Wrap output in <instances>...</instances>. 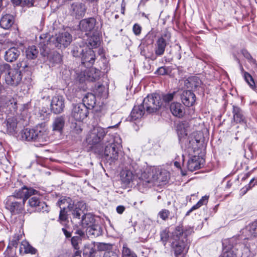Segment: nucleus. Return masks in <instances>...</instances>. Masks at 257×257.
Masks as SVG:
<instances>
[{"label":"nucleus","instance_id":"3","mask_svg":"<svg viewBox=\"0 0 257 257\" xmlns=\"http://www.w3.org/2000/svg\"><path fill=\"white\" fill-rule=\"evenodd\" d=\"M193 232L191 227L186 229L183 228L182 226H177L172 232V235L169 237V231L164 230L161 232V240L165 245L167 241H169L174 250L176 256L184 254L186 253L189 248V242L187 237Z\"/></svg>","mask_w":257,"mask_h":257},{"label":"nucleus","instance_id":"18","mask_svg":"<svg viewBox=\"0 0 257 257\" xmlns=\"http://www.w3.org/2000/svg\"><path fill=\"white\" fill-rule=\"evenodd\" d=\"M36 134V140L40 143H44L47 141L48 135L47 127L44 123L38 125L35 128Z\"/></svg>","mask_w":257,"mask_h":257},{"label":"nucleus","instance_id":"21","mask_svg":"<svg viewBox=\"0 0 257 257\" xmlns=\"http://www.w3.org/2000/svg\"><path fill=\"white\" fill-rule=\"evenodd\" d=\"M95 20L93 18L85 19L81 20L79 23V28L81 31L87 32L93 29L95 25Z\"/></svg>","mask_w":257,"mask_h":257},{"label":"nucleus","instance_id":"37","mask_svg":"<svg viewBox=\"0 0 257 257\" xmlns=\"http://www.w3.org/2000/svg\"><path fill=\"white\" fill-rule=\"evenodd\" d=\"M17 122L15 118H9L7 119V123L8 131L11 134L15 132L17 128Z\"/></svg>","mask_w":257,"mask_h":257},{"label":"nucleus","instance_id":"31","mask_svg":"<svg viewBox=\"0 0 257 257\" xmlns=\"http://www.w3.org/2000/svg\"><path fill=\"white\" fill-rule=\"evenodd\" d=\"M14 24V17L10 14H6L1 18L0 25L4 29H9Z\"/></svg>","mask_w":257,"mask_h":257},{"label":"nucleus","instance_id":"36","mask_svg":"<svg viewBox=\"0 0 257 257\" xmlns=\"http://www.w3.org/2000/svg\"><path fill=\"white\" fill-rule=\"evenodd\" d=\"M102 232V231L101 227L98 225H92L87 228L88 234L94 237L101 235Z\"/></svg>","mask_w":257,"mask_h":257},{"label":"nucleus","instance_id":"9","mask_svg":"<svg viewBox=\"0 0 257 257\" xmlns=\"http://www.w3.org/2000/svg\"><path fill=\"white\" fill-rule=\"evenodd\" d=\"M142 106L148 113H152L157 110L162 105L160 96L157 94L148 95L144 99Z\"/></svg>","mask_w":257,"mask_h":257},{"label":"nucleus","instance_id":"40","mask_svg":"<svg viewBox=\"0 0 257 257\" xmlns=\"http://www.w3.org/2000/svg\"><path fill=\"white\" fill-rule=\"evenodd\" d=\"M80 204H81V203H78L71 210L69 211H71L73 218L79 219H80V216L81 215H82L83 214L82 210L79 208Z\"/></svg>","mask_w":257,"mask_h":257},{"label":"nucleus","instance_id":"43","mask_svg":"<svg viewBox=\"0 0 257 257\" xmlns=\"http://www.w3.org/2000/svg\"><path fill=\"white\" fill-rule=\"evenodd\" d=\"M122 254V257H137L136 253L127 247L126 244L123 245Z\"/></svg>","mask_w":257,"mask_h":257},{"label":"nucleus","instance_id":"35","mask_svg":"<svg viewBox=\"0 0 257 257\" xmlns=\"http://www.w3.org/2000/svg\"><path fill=\"white\" fill-rule=\"evenodd\" d=\"M96 251L95 242H91L85 245L83 249V254L87 255L88 257H92L94 255Z\"/></svg>","mask_w":257,"mask_h":257},{"label":"nucleus","instance_id":"27","mask_svg":"<svg viewBox=\"0 0 257 257\" xmlns=\"http://www.w3.org/2000/svg\"><path fill=\"white\" fill-rule=\"evenodd\" d=\"M20 54V51L15 47L8 50L5 55V59L7 62H12L18 58Z\"/></svg>","mask_w":257,"mask_h":257},{"label":"nucleus","instance_id":"50","mask_svg":"<svg viewBox=\"0 0 257 257\" xmlns=\"http://www.w3.org/2000/svg\"><path fill=\"white\" fill-rule=\"evenodd\" d=\"M96 249L99 251H103L107 249L109 245L104 243L95 242Z\"/></svg>","mask_w":257,"mask_h":257},{"label":"nucleus","instance_id":"46","mask_svg":"<svg viewBox=\"0 0 257 257\" xmlns=\"http://www.w3.org/2000/svg\"><path fill=\"white\" fill-rule=\"evenodd\" d=\"M243 77L245 81L247 83L249 86L251 88H253L255 85V83L251 75L247 72H244L243 74Z\"/></svg>","mask_w":257,"mask_h":257},{"label":"nucleus","instance_id":"8","mask_svg":"<svg viewBox=\"0 0 257 257\" xmlns=\"http://www.w3.org/2000/svg\"><path fill=\"white\" fill-rule=\"evenodd\" d=\"M17 103L15 99L11 96L0 97V115L4 113L14 114L17 110Z\"/></svg>","mask_w":257,"mask_h":257},{"label":"nucleus","instance_id":"10","mask_svg":"<svg viewBox=\"0 0 257 257\" xmlns=\"http://www.w3.org/2000/svg\"><path fill=\"white\" fill-rule=\"evenodd\" d=\"M25 202L16 199L14 197H8L6 200V208L13 214L22 213L25 210Z\"/></svg>","mask_w":257,"mask_h":257},{"label":"nucleus","instance_id":"32","mask_svg":"<svg viewBox=\"0 0 257 257\" xmlns=\"http://www.w3.org/2000/svg\"><path fill=\"white\" fill-rule=\"evenodd\" d=\"M96 103V98L95 95L91 93H87L83 98L82 104L87 106L88 108H92L94 107Z\"/></svg>","mask_w":257,"mask_h":257},{"label":"nucleus","instance_id":"29","mask_svg":"<svg viewBox=\"0 0 257 257\" xmlns=\"http://www.w3.org/2000/svg\"><path fill=\"white\" fill-rule=\"evenodd\" d=\"M233 118L236 123L245 122V117L244 116L242 110L237 106H233Z\"/></svg>","mask_w":257,"mask_h":257},{"label":"nucleus","instance_id":"34","mask_svg":"<svg viewBox=\"0 0 257 257\" xmlns=\"http://www.w3.org/2000/svg\"><path fill=\"white\" fill-rule=\"evenodd\" d=\"M100 43V39L98 34H93L88 38L86 42L88 47L95 48L98 47Z\"/></svg>","mask_w":257,"mask_h":257},{"label":"nucleus","instance_id":"13","mask_svg":"<svg viewBox=\"0 0 257 257\" xmlns=\"http://www.w3.org/2000/svg\"><path fill=\"white\" fill-rule=\"evenodd\" d=\"M72 39V36L68 32H62L56 34L53 41L56 47L65 48L69 45Z\"/></svg>","mask_w":257,"mask_h":257},{"label":"nucleus","instance_id":"23","mask_svg":"<svg viewBox=\"0 0 257 257\" xmlns=\"http://www.w3.org/2000/svg\"><path fill=\"white\" fill-rule=\"evenodd\" d=\"M172 114L178 117H182L185 113L184 107L179 102L172 103L170 106Z\"/></svg>","mask_w":257,"mask_h":257},{"label":"nucleus","instance_id":"24","mask_svg":"<svg viewBox=\"0 0 257 257\" xmlns=\"http://www.w3.org/2000/svg\"><path fill=\"white\" fill-rule=\"evenodd\" d=\"M195 97V95L189 90L184 91L181 95L182 102L185 106L188 107L194 103Z\"/></svg>","mask_w":257,"mask_h":257},{"label":"nucleus","instance_id":"53","mask_svg":"<svg viewBox=\"0 0 257 257\" xmlns=\"http://www.w3.org/2000/svg\"><path fill=\"white\" fill-rule=\"evenodd\" d=\"M37 0H23V7H31L35 6V3Z\"/></svg>","mask_w":257,"mask_h":257},{"label":"nucleus","instance_id":"14","mask_svg":"<svg viewBox=\"0 0 257 257\" xmlns=\"http://www.w3.org/2000/svg\"><path fill=\"white\" fill-rule=\"evenodd\" d=\"M28 199V205L30 207L35 208L37 211L43 213H48L49 212L50 207L45 202H41L39 197L33 196L30 197Z\"/></svg>","mask_w":257,"mask_h":257},{"label":"nucleus","instance_id":"28","mask_svg":"<svg viewBox=\"0 0 257 257\" xmlns=\"http://www.w3.org/2000/svg\"><path fill=\"white\" fill-rule=\"evenodd\" d=\"M72 15L79 18L84 16L85 12V6L82 3H75L71 6Z\"/></svg>","mask_w":257,"mask_h":257},{"label":"nucleus","instance_id":"15","mask_svg":"<svg viewBox=\"0 0 257 257\" xmlns=\"http://www.w3.org/2000/svg\"><path fill=\"white\" fill-rule=\"evenodd\" d=\"M100 72L94 68L91 67L85 70L83 74L79 76V80L83 82L85 81L93 82L99 78Z\"/></svg>","mask_w":257,"mask_h":257},{"label":"nucleus","instance_id":"48","mask_svg":"<svg viewBox=\"0 0 257 257\" xmlns=\"http://www.w3.org/2000/svg\"><path fill=\"white\" fill-rule=\"evenodd\" d=\"M81 242V238L80 236H75L71 238V244L75 249H79V244Z\"/></svg>","mask_w":257,"mask_h":257},{"label":"nucleus","instance_id":"55","mask_svg":"<svg viewBox=\"0 0 257 257\" xmlns=\"http://www.w3.org/2000/svg\"><path fill=\"white\" fill-rule=\"evenodd\" d=\"M103 257H118V256L116 252L113 251H109L104 253Z\"/></svg>","mask_w":257,"mask_h":257},{"label":"nucleus","instance_id":"47","mask_svg":"<svg viewBox=\"0 0 257 257\" xmlns=\"http://www.w3.org/2000/svg\"><path fill=\"white\" fill-rule=\"evenodd\" d=\"M84 52V49L81 46H75L73 48V50H72V53L73 56L75 57H80L81 58Z\"/></svg>","mask_w":257,"mask_h":257},{"label":"nucleus","instance_id":"26","mask_svg":"<svg viewBox=\"0 0 257 257\" xmlns=\"http://www.w3.org/2000/svg\"><path fill=\"white\" fill-rule=\"evenodd\" d=\"M21 138L24 141H37L35 128L24 129L21 132Z\"/></svg>","mask_w":257,"mask_h":257},{"label":"nucleus","instance_id":"49","mask_svg":"<svg viewBox=\"0 0 257 257\" xmlns=\"http://www.w3.org/2000/svg\"><path fill=\"white\" fill-rule=\"evenodd\" d=\"M170 212L167 209H162L159 212V216L163 220H166L168 219L170 215Z\"/></svg>","mask_w":257,"mask_h":257},{"label":"nucleus","instance_id":"33","mask_svg":"<svg viewBox=\"0 0 257 257\" xmlns=\"http://www.w3.org/2000/svg\"><path fill=\"white\" fill-rule=\"evenodd\" d=\"M20 251L21 253L35 254L37 250L32 246L26 240L22 241L20 246Z\"/></svg>","mask_w":257,"mask_h":257},{"label":"nucleus","instance_id":"45","mask_svg":"<svg viewBox=\"0 0 257 257\" xmlns=\"http://www.w3.org/2000/svg\"><path fill=\"white\" fill-rule=\"evenodd\" d=\"M95 93L100 96H105L106 89L105 86L99 84L96 85L95 87Z\"/></svg>","mask_w":257,"mask_h":257},{"label":"nucleus","instance_id":"17","mask_svg":"<svg viewBox=\"0 0 257 257\" xmlns=\"http://www.w3.org/2000/svg\"><path fill=\"white\" fill-rule=\"evenodd\" d=\"M81 57V63L85 67H90L94 63L95 55L94 52L91 48H86Z\"/></svg>","mask_w":257,"mask_h":257},{"label":"nucleus","instance_id":"60","mask_svg":"<svg viewBox=\"0 0 257 257\" xmlns=\"http://www.w3.org/2000/svg\"><path fill=\"white\" fill-rule=\"evenodd\" d=\"M62 230L67 238L70 237L71 236V233L69 231H67L65 228H63Z\"/></svg>","mask_w":257,"mask_h":257},{"label":"nucleus","instance_id":"52","mask_svg":"<svg viewBox=\"0 0 257 257\" xmlns=\"http://www.w3.org/2000/svg\"><path fill=\"white\" fill-rule=\"evenodd\" d=\"M174 94L175 92L164 94L162 97L163 99L165 102H169L173 100Z\"/></svg>","mask_w":257,"mask_h":257},{"label":"nucleus","instance_id":"41","mask_svg":"<svg viewBox=\"0 0 257 257\" xmlns=\"http://www.w3.org/2000/svg\"><path fill=\"white\" fill-rule=\"evenodd\" d=\"M94 217L90 213L85 214L82 215L80 222L83 224L89 225L94 221Z\"/></svg>","mask_w":257,"mask_h":257},{"label":"nucleus","instance_id":"16","mask_svg":"<svg viewBox=\"0 0 257 257\" xmlns=\"http://www.w3.org/2000/svg\"><path fill=\"white\" fill-rule=\"evenodd\" d=\"M65 107V98L62 95L53 97L51 102L52 111L56 114L61 113Z\"/></svg>","mask_w":257,"mask_h":257},{"label":"nucleus","instance_id":"58","mask_svg":"<svg viewBox=\"0 0 257 257\" xmlns=\"http://www.w3.org/2000/svg\"><path fill=\"white\" fill-rule=\"evenodd\" d=\"M125 207L123 206L120 205L116 207V211L119 214H122L124 211Z\"/></svg>","mask_w":257,"mask_h":257},{"label":"nucleus","instance_id":"51","mask_svg":"<svg viewBox=\"0 0 257 257\" xmlns=\"http://www.w3.org/2000/svg\"><path fill=\"white\" fill-rule=\"evenodd\" d=\"M68 210L61 209L59 214V220L61 221H66L68 219L67 212Z\"/></svg>","mask_w":257,"mask_h":257},{"label":"nucleus","instance_id":"38","mask_svg":"<svg viewBox=\"0 0 257 257\" xmlns=\"http://www.w3.org/2000/svg\"><path fill=\"white\" fill-rule=\"evenodd\" d=\"M208 197L205 196L202 197V198L194 205H193L186 213V216L190 215V213L193 211L199 208L203 204H206L207 202Z\"/></svg>","mask_w":257,"mask_h":257},{"label":"nucleus","instance_id":"19","mask_svg":"<svg viewBox=\"0 0 257 257\" xmlns=\"http://www.w3.org/2000/svg\"><path fill=\"white\" fill-rule=\"evenodd\" d=\"M166 37V35H165ZM169 40L164 38V36L159 37L155 44V53L157 56H161L164 54L166 47Z\"/></svg>","mask_w":257,"mask_h":257},{"label":"nucleus","instance_id":"2","mask_svg":"<svg viewBox=\"0 0 257 257\" xmlns=\"http://www.w3.org/2000/svg\"><path fill=\"white\" fill-rule=\"evenodd\" d=\"M158 178L156 168H149L143 171L135 162H133L125 167L120 172L121 180L126 185L136 181L140 185L149 187L151 186Z\"/></svg>","mask_w":257,"mask_h":257},{"label":"nucleus","instance_id":"7","mask_svg":"<svg viewBox=\"0 0 257 257\" xmlns=\"http://www.w3.org/2000/svg\"><path fill=\"white\" fill-rule=\"evenodd\" d=\"M235 238H232L228 240V245L224 247L221 257H237V254L238 253L237 250L239 249L242 250L243 248L242 251L244 252H249L247 246L242 243H235Z\"/></svg>","mask_w":257,"mask_h":257},{"label":"nucleus","instance_id":"61","mask_svg":"<svg viewBox=\"0 0 257 257\" xmlns=\"http://www.w3.org/2000/svg\"><path fill=\"white\" fill-rule=\"evenodd\" d=\"M250 189L248 188L247 187L245 186V187L242 188L240 190V193L242 195H244L248 190H249Z\"/></svg>","mask_w":257,"mask_h":257},{"label":"nucleus","instance_id":"54","mask_svg":"<svg viewBox=\"0 0 257 257\" xmlns=\"http://www.w3.org/2000/svg\"><path fill=\"white\" fill-rule=\"evenodd\" d=\"M133 31L134 33L136 36H139L141 34V33L142 27L138 24H135L133 26Z\"/></svg>","mask_w":257,"mask_h":257},{"label":"nucleus","instance_id":"20","mask_svg":"<svg viewBox=\"0 0 257 257\" xmlns=\"http://www.w3.org/2000/svg\"><path fill=\"white\" fill-rule=\"evenodd\" d=\"M241 231L247 238L257 237V220L246 226Z\"/></svg>","mask_w":257,"mask_h":257},{"label":"nucleus","instance_id":"63","mask_svg":"<svg viewBox=\"0 0 257 257\" xmlns=\"http://www.w3.org/2000/svg\"><path fill=\"white\" fill-rule=\"evenodd\" d=\"M76 233L77 234H78L79 235L78 236H80V237L81 236H83L84 235V233L83 231L81 230H77V231L76 232Z\"/></svg>","mask_w":257,"mask_h":257},{"label":"nucleus","instance_id":"6","mask_svg":"<svg viewBox=\"0 0 257 257\" xmlns=\"http://www.w3.org/2000/svg\"><path fill=\"white\" fill-rule=\"evenodd\" d=\"M1 70L5 72L4 77L8 85L17 86L21 81V72L18 69L11 68L9 65L5 64L1 66Z\"/></svg>","mask_w":257,"mask_h":257},{"label":"nucleus","instance_id":"1","mask_svg":"<svg viewBox=\"0 0 257 257\" xmlns=\"http://www.w3.org/2000/svg\"><path fill=\"white\" fill-rule=\"evenodd\" d=\"M177 132L179 138L181 148L183 150L182 157L188 156L187 168L189 171L193 172L199 169L203 165L204 159L196 153L199 141L192 136H187L185 124L183 122L177 125Z\"/></svg>","mask_w":257,"mask_h":257},{"label":"nucleus","instance_id":"62","mask_svg":"<svg viewBox=\"0 0 257 257\" xmlns=\"http://www.w3.org/2000/svg\"><path fill=\"white\" fill-rule=\"evenodd\" d=\"M254 179H252L250 181L248 185L247 186H246V187H247L249 189H251L254 185Z\"/></svg>","mask_w":257,"mask_h":257},{"label":"nucleus","instance_id":"25","mask_svg":"<svg viewBox=\"0 0 257 257\" xmlns=\"http://www.w3.org/2000/svg\"><path fill=\"white\" fill-rule=\"evenodd\" d=\"M57 204L60 209L71 210L74 207V201L69 197H64L61 198L58 202Z\"/></svg>","mask_w":257,"mask_h":257},{"label":"nucleus","instance_id":"11","mask_svg":"<svg viewBox=\"0 0 257 257\" xmlns=\"http://www.w3.org/2000/svg\"><path fill=\"white\" fill-rule=\"evenodd\" d=\"M39 191L32 187H28L26 186L16 190L11 196L9 197H14L16 199L26 202V200L32 195H36Z\"/></svg>","mask_w":257,"mask_h":257},{"label":"nucleus","instance_id":"12","mask_svg":"<svg viewBox=\"0 0 257 257\" xmlns=\"http://www.w3.org/2000/svg\"><path fill=\"white\" fill-rule=\"evenodd\" d=\"M88 113L87 106L82 103L73 104L72 110V117L78 121H81L86 118Z\"/></svg>","mask_w":257,"mask_h":257},{"label":"nucleus","instance_id":"44","mask_svg":"<svg viewBox=\"0 0 257 257\" xmlns=\"http://www.w3.org/2000/svg\"><path fill=\"white\" fill-rule=\"evenodd\" d=\"M241 53L249 63L257 65L256 60L251 56L250 54L246 50H241Z\"/></svg>","mask_w":257,"mask_h":257},{"label":"nucleus","instance_id":"22","mask_svg":"<svg viewBox=\"0 0 257 257\" xmlns=\"http://www.w3.org/2000/svg\"><path fill=\"white\" fill-rule=\"evenodd\" d=\"M65 124V118L63 116L55 117L52 124V131L62 133Z\"/></svg>","mask_w":257,"mask_h":257},{"label":"nucleus","instance_id":"64","mask_svg":"<svg viewBox=\"0 0 257 257\" xmlns=\"http://www.w3.org/2000/svg\"><path fill=\"white\" fill-rule=\"evenodd\" d=\"M76 250L74 252V255L75 256H80L81 251L79 250V249H76Z\"/></svg>","mask_w":257,"mask_h":257},{"label":"nucleus","instance_id":"57","mask_svg":"<svg viewBox=\"0 0 257 257\" xmlns=\"http://www.w3.org/2000/svg\"><path fill=\"white\" fill-rule=\"evenodd\" d=\"M156 73L159 75H165L167 73V70L164 67H161L156 71Z\"/></svg>","mask_w":257,"mask_h":257},{"label":"nucleus","instance_id":"56","mask_svg":"<svg viewBox=\"0 0 257 257\" xmlns=\"http://www.w3.org/2000/svg\"><path fill=\"white\" fill-rule=\"evenodd\" d=\"M53 60L57 63H60L62 61V57L60 54L57 53L54 55Z\"/></svg>","mask_w":257,"mask_h":257},{"label":"nucleus","instance_id":"5","mask_svg":"<svg viewBox=\"0 0 257 257\" xmlns=\"http://www.w3.org/2000/svg\"><path fill=\"white\" fill-rule=\"evenodd\" d=\"M107 132L106 129L100 126L96 125L93 126L86 137V142L91 145H94L102 143L104 145V141L106 137Z\"/></svg>","mask_w":257,"mask_h":257},{"label":"nucleus","instance_id":"42","mask_svg":"<svg viewBox=\"0 0 257 257\" xmlns=\"http://www.w3.org/2000/svg\"><path fill=\"white\" fill-rule=\"evenodd\" d=\"M82 123L80 121L78 123H74L72 124L71 133L72 135H79L82 132L81 126Z\"/></svg>","mask_w":257,"mask_h":257},{"label":"nucleus","instance_id":"30","mask_svg":"<svg viewBox=\"0 0 257 257\" xmlns=\"http://www.w3.org/2000/svg\"><path fill=\"white\" fill-rule=\"evenodd\" d=\"M144 113V106H142V104L135 106L131 113V120L133 121L141 118Z\"/></svg>","mask_w":257,"mask_h":257},{"label":"nucleus","instance_id":"39","mask_svg":"<svg viewBox=\"0 0 257 257\" xmlns=\"http://www.w3.org/2000/svg\"><path fill=\"white\" fill-rule=\"evenodd\" d=\"M26 56L28 59H34L38 54V50L37 49L36 47L32 46L28 48L26 51Z\"/></svg>","mask_w":257,"mask_h":257},{"label":"nucleus","instance_id":"59","mask_svg":"<svg viewBox=\"0 0 257 257\" xmlns=\"http://www.w3.org/2000/svg\"><path fill=\"white\" fill-rule=\"evenodd\" d=\"M12 3L15 6L23 5V0H12Z\"/></svg>","mask_w":257,"mask_h":257},{"label":"nucleus","instance_id":"4","mask_svg":"<svg viewBox=\"0 0 257 257\" xmlns=\"http://www.w3.org/2000/svg\"><path fill=\"white\" fill-rule=\"evenodd\" d=\"M103 143L105 146L104 155L113 161L117 160L119 152L122 147V140L120 136L117 134H109L106 137Z\"/></svg>","mask_w":257,"mask_h":257}]
</instances>
